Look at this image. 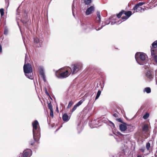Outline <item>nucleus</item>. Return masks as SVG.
Here are the masks:
<instances>
[{
    "label": "nucleus",
    "mask_w": 157,
    "mask_h": 157,
    "mask_svg": "<svg viewBox=\"0 0 157 157\" xmlns=\"http://www.w3.org/2000/svg\"><path fill=\"white\" fill-rule=\"evenodd\" d=\"M23 70L25 75L28 78L33 79L34 78L33 69L29 63L25 64L23 67Z\"/></svg>",
    "instance_id": "f257e3e1"
},
{
    "label": "nucleus",
    "mask_w": 157,
    "mask_h": 157,
    "mask_svg": "<svg viewBox=\"0 0 157 157\" xmlns=\"http://www.w3.org/2000/svg\"><path fill=\"white\" fill-rule=\"evenodd\" d=\"M38 124L39 123L37 120L34 121L32 123L33 137L36 141H37V139L40 137V128L37 127Z\"/></svg>",
    "instance_id": "f03ea898"
},
{
    "label": "nucleus",
    "mask_w": 157,
    "mask_h": 157,
    "mask_svg": "<svg viewBox=\"0 0 157 157\" xmlns=\"http://www.w3.org/2000/svg\"><path fill=\"white\" fill-rule=\"evenodd\" d=\"M69 72H70V71H69L68 67L67 68L66 70L64 68H61L56 71L55 74L57 78H63L67 77L70 75V73Z\"/></svg>",
    "instance_id": "7ed1b4c3"
},
{
    "label": "nucleus",
    "mask_w": 157,
    "mask_h": 157,
    "mask_svg": "<svg viewBox=\"0 0 157 157\" xmlns=\"http://www.w3.org/2000/svg\"><path fill=\"white\" fill-rule=\"evenodd\" d=\"M135 57L137 62L140 65H143L145 63L146 56L144 53L137 52Z\"/></svg>",
    "instance_id": "20e7f679"
},
{
    "label": "nucleus",
    "mask_w": 157,
    "mask_h": 157,
    "mask_svg": "<svg viewBox=\"0 0 157 157\" xmlns=\"http://www.w3.org/2000/svg\"><path fill=\"white\" fill-rule=\"evenodd\" d=\"M82 65L80 63H77L72 64L71 67H68L69 71H70V74L71 73L72 75H74L77 73L82 68Z\"/></svg>",
    "instance_id": "39448f33"
},
{
    "label": "nucleus",
    "mask_w": 157,
    "mask_h": 157,
    "mask_svg": "<svg viewBox=\"0 0 157 157\" xmlns=\"http://www.w3.org/2000/svg\"><path fill=\"white\" fill-rule=\"evenodd\" d=\"M123 14H124L125 16L122 17L121 19L123 20H126L132 15V12L130 11H126L122 10L119 13L117 14V16L118 18H119Z\"/></svg>",
    "instance_id": "423d86ee"
},
{
    "label": "nucleus",
    "mask_w": 157,
    "mask_h": 157,
    "mask_svg": "<svg viewBox=\"0 0 157 157\" xmlns=\"http://www.w3.org/2000/svg\"><path fill=\"white\" fill-rule=\"evenodd\" d=\"M146 9L145 8H143L140 6L136 5L133 8V10H134L133 13H134L135 12H142L144 11Z\"/></svg>",
    "instance_id": "0eeeda50"
},
{
    "label": "nucleus",
    "mask_w": 157,
    "mask_h": 157,
    "mask_svg": "<svg viewBox=\"0 0 157 157\" xmlns=\"http://www.w3.org/2000/svg\"><path fill=\"white\" fill-rule=\"evenodd\" d=\"M85 99H82L75 104L71 110V113L74 112L77 108V107L81 105L85 101Z\"/></svg>",
    "instance_id": "6e6552de"
},
{
    "label": "nucleus",
    "mask_w": 157,
    "mask_h": 157,
    "mask_svg": "<svg viewBox=\"0 0 157 157\" xmlns=\"http://www.w3.org/2000/svg\"><path fill=\"white\" fill-rule=\"evenodd\" d=\"M94 10V6H91L87 8L86 11V14L87 15H90L93 12Z\"/></svg>",
    "instance_id": "1a4fd4ad"
},
{
    "label": "nucleus",
    "mask_w": 157,
    "mask_h": 157,
    "mask_svg": "<svg viewBox=\"0 0 157 157\" xmlns=\"http://www.w3.org/2000/svg\"><path fill=\"white\" fill-rule=\"evenodd\" d=\"M34 42L36 44V46L37 47H41L42 44V43L40 42L39 39L38 38L36 37L34 39Z\"/></svg>",
    "instance_id": "9d476101"
},
{
    "label": "nucleus",
    "mask_w": 157,
    "mask_h": 157,
    "mask_svg": "<svg viewBox=\"0 0 157 157\" xmlns=\"http://www.w3.org/2000/svg\"><path fill=\"white\" fill-rule=\"evenodd\" d=\"M31 152V150L30 149H27L23 151L22 155V157H27L29 155V153Z\"/></svg>",
    "instance_id": "9b49d317"
},
{
    "label": "nucleus",
    "mask_w": 157,
    "mask_h": 157,
    "mask_svg": "<svg viewBox=\"0 0 157 157\" xmlns=\"http://www.w3.org/2000/svg\"><path fill=\"white\" fill-rule=\"evenodd\" d=\"M97 17L95 19V21L96 23H100L101 20V16L100 15V12L97 11Z\"/></svg>",
    "instance_id": "f8f14e48"
},
{
    "label": "nucleus",
    "mask_w": 157,
    "mask_h": 157,
    "mask_svg": "<svg viewBox=\"0 0 157 157\" xmlns=\"http://www.w3.org/2000/svg\"><path fill=\"white\" fill-rule=\"evenodd\" d=\"M146 75L147 77L150 80H151L154 77V75H152L151 72L150 71L147 72Z\"/></svg>",
    "instance_id": "ddd939ff"
},
{
    "label": "nucleus",
    "mask_w": 157,
    "mask_h": 157,
    "mask_svg": "<svg viewBox=\"0 0 157 157\" xmlns=\"http://www.w3.org/2000/svg\"><path fill=\"white\" fill-rule=\"evenodd\" d=\"M119 128L120 130L122 132H124L127 129V126L125 124H121L119 126Z\"/></svg>",
    "instance_id": "4468645a"
},
{
    "label": "nucleus",
    "mask_w": 157,
    "mask_h": 157,
    "mask_svg": "<svg viewBox=\"0 0 157 157\" xmlns=\"http://www.w3.org/2000/svg\"><path fill=\"white\" fill-rule=\"evenodd\" d=\"M40 76L43 78V80L44 81H46L45 76L44 72V71L43 70H41L40 71Z\"/></svg>",
    "instance_id": "2eb2a0df"
},
{
    "label": "nucleus",
    "mask_w": 157,
    "mask_h": 157,
    "mask_svg": "<svg viewBox=\"0 0 157 157\" xmlns=\"http://www.w3.org/2000/svg\"><path fill=\"white\" fill-rule=\"evenodd\" d=\"M148 129V127L147 124H144L143 126L142 127L143 131L145 132V133L147 132Z\"/></svg>",
    "instance_id": "dca6fc26"
},
{
    "label": "nucleus",
    "mask_w": 157,
    "mask_h": 157,
    "mask_svg": "<svg viewBox=\"0 0 157 157\" xmlns=\"http://www.w3.org/2000/svg\"><path fill=\"white\" fill-rule=\"evenodd\" d=\"M62 118L63 121H67L69 120L68 116L66 113H64L63 116Z\"/></svg>",
    "instance_id": "f3484780"
},
{
    "label": "nucleus",
    "mask_w": 157,
    "mask_h": 157,
    "mask_svg": "<svg viewBox=\"0 0 157 157\" xmlns=\"http://www.w3.org/2000/svg\"><path fill=\"white\" fill-rule=\"evenodd\" d=\"M85 4L88 5L90 4L92 2V0H83Z\"/></svg>",
    "instance_id": "a211bd4d"
},
{
    "label": "nucleus",
    "mask_w": 157,
    "mask_h": 157,
    "mask_svg": "<svg viewBox=\"0 0 157 157\" xmlns=\"http://www.w3.org/2000/svg\"><path fill=\"white\" fill-rule=\"evenodd\" d=\"M86 26L87 28L90 29H91L93 28V25L91 23L87 24L86 25Z\"/></svg>",
    "instance_id": "6ab92c4d"
},
{
    "label": "nucleus",
    "mask_w": 157,
    "mask_h": 157,
    "mask_svg": "<svg viewBox=\"0 0 157 157\" xmlns=\"http://www.w3.org/2000/svg\"><path fill=\"white\" fill-rule=\"evenodd\" d=\"M144 91H145L147 93H149L151 92V89L150 87H146L144 89Z\"/></svg>",
    "instance_id": "aec40b11"
},
{
    "label": "nucleus",
    "mask_w": 157,
    "mask_h": 157,
    "mask_svg": "<svg viewBox=\"0 0 157 157\" xmlns=\"http://www.w3.org/2000/svg\"><path fill=\"white\" fill-rule=\"evenodd\" d=\"M152 46L154 48H156L157 47V40L155 41L152 43Z\"/></svg>",
    "instance_id": "412c9836"
},
{
    "label": "nucleus",
    "mask_w": 157,
    "mask_h": 157,
    "mask_svg": "<svg viewBox=\"0 0 157 157\" xmlns=\"http://www.w3.org/2000/svg\"><path fill=\"white\" fill-rule=\"evenodd\" d=\"M151 147V144L149 142L147 143L146 144V148L147 151H149Z\"/></svg>",
    "instance_id": "4be33fe9"
},
{
    "label": "nucleus",
    "mask_w": 157,
    "mask_h": 157,
    "mask_svg": "<svg viewBox=\"0 0 157 157\" xmlns=\"http://www.w3.org/2000/svg\"><path fill=\"white\" fill-rule=\"evenodd\" d=\"M101 91H100V90H98V91L97 92V95L95 98V100L98 98L100 96L101 94Z\"/></svg>",
    "instance_id": "5701e85b"
},
{
    "label": "nucleus",
    "mask_w": 157,
    "mask_h": 157,
    "mask_svg": "<svg viewBox=\"0 0 157 157\" xmlns=\"http://www.w3.org/2000/svg\"><path fill=\"white\" fill-rule=\"evenodd\" d=\"M48 107L50 110H52L53 109L52 106L51 104V102L50 101V102L48 103Z\"/></svg>",
    "instance_id": "b1692460"
},
{
    "label": "nucleus",
    "mask_w": 157,
    "mask_h": 157,
    "mask_svg": "<svg viewBox=\"0 0 157 157\" xmlns=\"http://www.w3.org/2000/svg\"><path fill=\"white\" fill-rule=\"evenodd\" d=\"M73 103H74V102L72 101H70L69 103L67 108H69L73 104Z\"/></svg>",
    "instance_id": "393cba45"
},
{
    "label": "nucleus",
    "mask_w": 157,
    "mask_h": 157,
    "mask_svg": "<svg viewBox=\"0 0 157 157\" xmlns=\"http://www.w3.org/2000/svg\"><path fill=\"white\" fill-rule=\"evenodd\" d=\"M0 13L1 17L3 16L4 15V9L3 8H1L0 9Z\"/></svg>",
    "instance_id": "a878e982"
},
{
    "label": "nucleus",
    "mask_w": 157,
    "mask_h": 157,
    "mask_svg": "<svg viewBox=\"0 0 157 157\" xmlns=\"http://www.w3.org/2000/svg\"><path fill=\"white\" fill-rule=\"evenodd\" d=\"M149 117V114L148 113H146L143 117V118L144 119H147Z\"/></svg>",
    "instance_id": "bb28decb"
},
{
    "label": "nucleus",
    "mask_w": 157,
    "mask_h": 157,
    "mask_svg": "<svg viewBox=\"0 0 157 157\" xmlns=\"http://www.w3.org/2000/svg\"><path fill=\"white\" fill-rule=\"evenodd\" d=\"M40 138V137H39L38 139H37V141H36L34 139L33 141L32 140V141H30V144L32 145H34L35 143V142H37L38 141V140ZM33 139H34L33 138Z\"/></svg>",
    "instance_id": "cd10ccee"
},
{
    "label": "nucleus",
    "mask_w": 157,
    "mask_h": 157,
    "mask_svg": "<svg viewBox=\"0 0 157 157\" xmlns=\"http://www.w3.org/2000/svg\"><path fill=\"white\" fill-rule=\"evenodd\" d=\"M50 115L52 118H53V109L50 110Z\"/></svg>",
    "instance_id": "c85d7f7f"
},
{
    "label": "nucleus",
    "mask_w": 157,
    "mask_h": 157,
    "mask_svg": "<svg viewBox=\"0 0 157 157\" xmlns=\"http://www.w3.org/2000/svg\"><path fill=\"white\" fill-rule=\"evenodd\" d=\"M144 3H145L144 2H140L137 4L136 5L140 7V6L144 5Z\"/></svg>",
    "instance_id": "c756f323"
},
{
    "label": "nucleus",
    "mask_w": 157,
    "mask_h": 157,
    "mask_svg": "<svg viewBox=\"0 0 157 157\" xmlns=\"http://www.w3.org/2000/svg\"><path fill=\"white\" fill-rule=\"evenodd\" d=\"M8 30L7 28H5L4 30V34L5 35H6L8 33Z\"/></svg>",
    "instance_id": "7c9ffc66"
},
{
    "label": "nucleus",
    "mask_w": 157,
    "mask_h": 157,
    "mask_svg": "<svg viewBox=\"0 0 157 157\" xmlns=\"http://www.w3.org/2000/svg\"><path fill=\"white\" fill-rule=\"evenodd\" d=\"M21 21L22 23L24 24H26L28 21L27 20H24L23 19L21 20Z\"/></svg>",
    "instance_id": "2f4dec72"
},
{
    "label": "nucleus",
    "mask_w": 157,
    "mask_h": 157,
    "mask_svg": "<svg viewBox=\"0 0 157 157\" xmlns=\"http://www.w3.org/2000/svg\"><path fill=\"white\" fill-rule=\"evenodd\" d=\"M155 76L156 84L157 85V70L155 71Z\"/></svg>",
    "instance_id": "473e14b6"
},
{
    "label": "nucleus",
    "mask_w": 157,
    "mask_h": 157,
    "mask_svg": "<svg viewBox=\"0 0 157 157\" xmlns=\"http://www.w3.org/2000/svg\"><path fill=\"white\" fill-rule=\"evenodd\" d=\"M145 150V148L144 147H142L141 148H140V150L141 151V152L143 153H144V151Z\"/></svg>",
    "instance_id": "72a5a7b5"
},
{
    "label": "nucleus",
    "mask_w": 157,
    "mask_h": 157,
    "mask_svg": "<svg viewBox=\"0 0 157 157\" xmlns=\"http://www.w3.org/2000/svg\"><path fill=\"white\" fill-rule=\"evenodd\" d=\"M117 134H118L120 136H126L127 135H124L123 134H122L120 132H117Z\"/></svg>",
    "instance_id": "f704fd0d"
},
{
    "label": "nucleus",
    "mask_w": 157,
    "mask_h": 157,
    "mask_svg": "<svg viewBox=\"0 0 157 157\" xmlns=\"http://www.w3.org/2000/svg\"><path fill=\"white\" fill-rule=\"evenodd\" d=\"M117 120L118 121L121 123H123L121 119V118L117 119Z\"/></svg>",
    "instance_id": "c9c22d12"
},
{
    "label": "nucleus",
    "mask_w": 157,
    "mask_h": 157,
    "mask_svg": "<svg viewBox=\"0 0 157 157\" xmlns=\"http://www.w3.org/2000/svg\"><path fill=\"white\" fill-rule=\"evenodd\" d=\"M113 116L115 117H118V114L116 113H115L113 114Z\"/></svg>",
    "instance_id": "e433bc0d"
},
{
    "label": "nucleus",
    "mask_w": 157,
    "mask_h": 157,
    "mask_svg": "<svg viewBox=\"0 0 157 157\" xmlns=\"http://www.w3.org/2000/svg\"><path fill=\"white\" fill-rule=\"evenodd\" d=\"M154 59L156 62L157 63V56H155Z\"/></svg>",
    "instance_id": "4c0bfd02"
},
{
    "label": "nucleus",
    "mask_w": 157,
    "mask_h": 157,
    "mask_svg": "<svg viewBox=\"0 0 157 157\" xmlns=\"http://www.w3.org/2000/svg\"><path fill=\"white\" fill-rule=\"evenodd\" d=\"M154 50H151V53L152 55H155V54L154 53Z\"/></svg>",
    "instance_id": "58836bf2"
},
{
    "label": "nucleus",
    "mask_w": 157,
    "mask_h": 157,
    "mask_svg": "<svg viewBox=\"0 0 157 157\" xmlns=\"http://www.w3.org/2000/svg\"><path fill=\"white\" fill-rule=\"evenodd\" d=\"M137 157H142V156L140 155H138Z\"/></svg>",
    "instance_id": "ea45409f"
},
{
    "label": "nucleus",
    "mask_w": 157,
    "mask_h": 157,
    "mask_svg": "<svg viewBox=\"0 0 157 157\" xmlns=\"http://www.w3.org/2000/svg\"><path fill=\"white\" fill-rule=\"evenodd\" d=\"M56 110H58V108L57 107H56Z\"/></svg>",
    "instance_id": "a19ab883"
},
{
    "label": "nucleus",
    "mask_w": 157,
    "mask_h": 157,
    "mask_svg": "<svg viewBox=\"0 0 157 157\" xmlns=\"http://www.w3.org/2000/svg\"><path fill=\"white\" fill-rule=\"evenodd\" d=\"M156 153H157V151H156Z\"/></svg>",
    "instance_id": "79ce46f5"
},
{
    "label": "nucleus",
    "mask_w": 157,
    "mask_h": 157,
    "mask_svg": "<svg viewBox=\"0 0 157 157\" xmlns=\"http://www.w3.org/2000/svg\"><path fill=\"white\" fill-rule=\"evenodd\" d=\"M152 157H153V156Z\"/></svg>",
    "instance_id": "37998d69"
}]
</instances>
